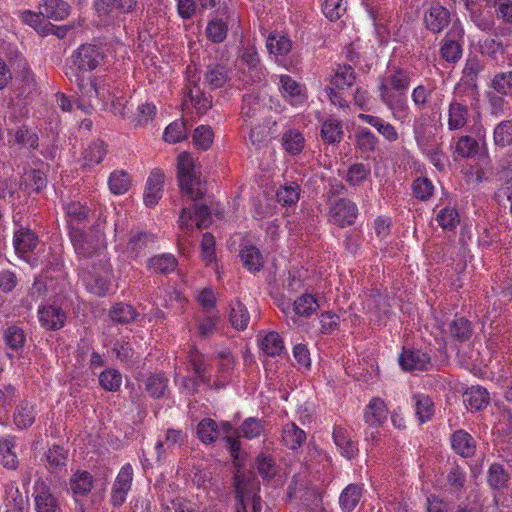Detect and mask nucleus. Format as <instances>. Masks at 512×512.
Returning a JSON list of instances; mask_svg holds the SVG:
<instances>
[{"mask_svg": "<svg viewBox=\"0 0 512 512\" xmlns=\"http://www.w3.org/2000/svg\"><path fill=\"white\" fill-rule=\"evenodd\" d=\"M262 420L249 417L243 421L238 429L233 432L236 438H245L253 440L264 432ZM232 427L226 422V444L229 445V451L233 458L234 466L237 468L234 477V487L238 506L236 512H261L262 504L259 492V483L253 475L245 474L240 471L244 465L247 454L241 449V443L238 439H232Z\"/></svg>", "mask_w": 512, "mask_h": 512, "instance_id": "nucleus-1", "label": "nucleus"}, {"mask_svg": "<svg viewBox=\"0 0 512 512\" xmlns=\"http://www.w3.org/2000/svg\"><path fill=\"white\" fill-rule=\"evenodd\" d=\"M177 176L179 187L187 198L194 202L193 211L184 207L179 216V228L181 234L179 239L188 242V237L194 231L193 219L195 218L196 228L203 230L212 221L211 211L205 198L206 183L202 182L195 171V163L190 153L182 152L177 157Z\"/></svg>", "mask_w": 512, "mask_h": 512, "instance_id": "nucleus-2", "label": "nucleus"}, {"mask_svg": "<svg viewBox=\"0 0 512 512\" xmlns=\"http://www.w3.org/2000/svg\"><path fill=\"white\" fill-rule=\"evenodd\" d=\"M104 59L103 49L95 44H82L66 61L65 75L70 82L75 81L81 99L78 108L88 112L91 100L100 94L96 79L91 71L96 69Z\"/></svg>", "mask_w": 512, "mask_h": 512, "instance_id": "nucleus-3", "label": "nucleus"}, {"mask_svg": "<svg viewBox=\"0 0 512 512\" xmlns=\"http://www.w3.org/2000/svg\"><path fill=\"white\" fill-rule=\"evenodd\" d=\"M411 77L408 70L392 68L379 77L378 93L381 102L391 112L392 118L402 124L410 120L407 91Z\"/></svg>", "mask_w": 512, "mask_h": 512, "instance_id": "nucleus-4", "label": "nucleus"}, {"mask_svg": "<svg viewBox=\"0 0 512 512\" xmlns=\"http://www.w3.org/2000/svg\"><path fill=\"white\" fill-rule=\"evenodd\" d=\"M478 103V92L475 87L466 84L457 85L448 105V129L450 131L466 129L469 119L472 117L475 121L473 132L478 137L485 136V129L479 124L481 114Z\"/></svg>", "mask_w": 512, "mask_h": 512, "instance_id": "nucleus-5", "label": "nucleus"}, {"mask_svg": "<svg viewBox=\"0 0 512 512\" xmlns=\"http://www.w3.org/2000/svg\"><path fill=\"white\" fill-rule=\"evenodd\" d=\"M236 67L245 83H260L267 75L258 51L251 41L243 43L239 49Z\"/></svg>", "mask_w": 512, "mask_h": 512, "instance_id": "nucleus-6", "label": "nucleus"}, {"mask_svg": "<svg viewBox=\"0 0 512 512\" xmlns=\"http://www.w3.org/2000/svg\"><path fill=\"white\" fill-rule=\"evenodd\" d=\"M329 221L341 228L353 225L358 216L357 205L348 198L332 199L329 197Z\"/></svg>", "mask_w": 512, "mask_h": 512, "instance_id": "nucleus-7", "label": "nucleus"}, {"mask_svg": "<svg viewBox=\"0 0 512 512\" xmlns=\"http://www.w3.org/2000/svg\"><path fill=\"white\" fill-rule=\"evenodd\" d=\"M355 81V73L351 66L339 65L334 75L331 77L330 85L326 88V94L330 101L339 107H345L346 101L342 98L339 91L349 88Z\"/></svg>", "mask_w": 512, "mask_h": 512, "instance_id": "nucleus-8", "label": "nucleus"}, {"mask_svg": "<svg viewBox=\"0 0 512 512\" xmlns=\"http://www.w3.org/2000/svg\"><path fill=\"white\" fill-rule=\"evenodd\" d=\"M444 94L437 90L434 82L427 81L417 85L411 93L414 106L419 110L426 108H438L443 101Z\"/></svg>", "mask_w": 512, "mask_h": 512, "instance_id": "nucleus-9", "label": "nucleus"}, {"mask_svg": "<svg viewBox=\"0 0 512 512\" xmlns=\"http://www.w3.org/2000/svg\"><path fill=\"white\" fill-rule=\"evenodd\" d=\"M279 90L282 96L293 106H301L307 101L306 89L289 75H281Z\"/></svg>", "mask_w": 512, "mask_h": 512, "instance_id": "nucleus-10", "label": "nucleus"}, {"mask_svg": "<svg viewBox=\"0 0 512 512\" xmlns=\"http://www.w3.org/2000/svg\"><path fill=\"white\" fill-rule=\"evenodd\" d=\"M257 343L261 352L269 357L281 356L286 352L284 341L276 331L259 332Z\"/></svg>", "mask_w": 512, "mask_h": 512, "instance_id": "nucleus-11", "label": "nucleus"}, {"mask_svg": "<svg viewBox=\"0 0 512 512\" xmlns=\"http://www.w3.org/2000/svg\"><path fill=\"white\" fill-rule=\"evenodd\" d=\"M70 238L75 252L84 258L92 257L98 250V241L78 227L70 230Z\"/></svg>", "mask_w": 512, "mask_h": 512, "instance_id": "nucleus-12", "label": "nucleus"}, {"mask_svg": "<svg viewBox=\"0 0 512 512\" xmlns=\"http://www.w3.org/2000/svg\"><path fill=\"white\" fill-rule=\"evenodd\" d=\"M36 512H56L59 508L58 499L52 494L44 481H37L34 487Z\"/></svg>", "mask_w": 512, "mask_h": 512, "instance_id": "nucleus-13", "label": "nucleus"}, {"mask_svg": "<svg viewBox=\"0 0 512 512\" xmlns=\"http://www.w3.org/2000/svg\"><path fill=\"white\" fill-rule=\"evenodd\" d=\"M164 178L165 175L160 169H154L151 171L147 179L144 193V203L146 206L153 207L162 197Z\"/></svg>", "mask_w": 512, "mask_h": 512, "instance_id": "nucleus-14", "label": "nucleus"}, {"mask_svg": "<svg viewBox=\"0 0 512 512\" xmlns=\"http://www.w3.org/2000/svg\"><path fill=\"white\" fill-rule=\"evenodd\" d=\"M399 364L406 371L427 370L430 365L429 356L420 350L403 349L399 356Z\"/></svg>", "mask_w": 512, "mask_h": 512, "instance_id": "nucleus-15", "label": "nucleus"}, {"mask_svg": "<svg viewBox=\"0 0 512 512\" xmlns=\"http://www.w3.org/2000/svg\"><path fill=\"white\" fill-rule=\"evenodd\" d=\"M450 21V13L449 11L439 5L434 4L432 5L424 15V22L430 31L434 33L441 32L449 23Z\"/></svg>", "mask_w": 512, "mask_h": 512, "instance_id": "nucleus-16", "label": "nucleus"}, {"mask_svg": "<svg viewBox=\"0 0 512 512\" xmlns=\"http://www.w3.org/2000/svg\"><path fill=\"white\" fill-rule=\"evenodd\" d=\"M41 325L47 330H58L66 321V313L59 306H45L39 310Z\"/></svg>", "mask_w": 512, "mask_h": 512, "instance_id": "nucleus-17", "label": "nucleus"}, {"mask_svg": "<svg viewBox=\"0 0 512 512\" xmlns=\"http://www.w3.org/2000/svg\"><path fill=\"white\" fill-rule=\"evenodd\" d=\"M333 440L343 457L351 460L357 456V443L352 440L351 434L347 429L336 427L333 431Z\"/></svg>", "mask_w": 512, "mask_h": 512, "instance_id": "nucleus-18", "label": "nucleus"}, {"mask_svg": "<svg viewBox=\"0 0 512 512\" xmlns=\"http://www.w3.org/2000/svg\"><path fill=\"white\" fill-rule=\"evenodd\" d=\"M387 415L386 404L379 397L371 399L364 410V420L368 426H381L387 419Z\"/></svg>", "mask_w": 512, "mask_h": 512, "instance_id": "nucleus-19", "label": "nucleus"}, {"mask_svg": "<svg viewBox=\"0 0 512 512\" xmlns=\"http://www.w3.org/2000/svg\"><path fill=\"white\" fill-rule=\"evenodd\" d=\"M94 9L98 18V25L109 26L115 24L119 12L116 0H95Z\"/></svg>", "mask_w": 512, "mask_h": 512, "instance_id": "nucleus-20", "label": "nucleus"}, {"mask_svg": "<svg viewBox=\"0 0 512 512\" xmlns=\"http://www.w3.org/2000/svg\"><path fill=\"white\" fill-rule=\"evenodd\" d=\"M14 248L17 254L23 255L32 252L38 244V236L29 228L21 227L14 233Z\"/></svg>", "mask_w": 512, "mask_h": 512, "instance_id": "nucleus-21", "label": "nucleus"}, {"mask_svg": "<svg viewBox=\"0 0 512 512\" xmlns=\"http://www.w3.org/2000/svg\"><path fill=\"white\" fill-rule=\"evenodd\" d=\"M43 18L60 21L70 13V6L63 0H44L39 6Z\"/></svg>", "mask_w": 512, "mask_h": 512, "instance_id": "nucleus-22", "label": "nucleus"}, {"mask_svg": "<svg viewBox=\"0 0 512 512\" xmlns=\"http://www.w3.org/2000/svg\"><path fill=\"white\" fill-rule=\"evenodd\" d=\"M358 118L374 127L387 141L395 142L398 140L399 135L396 128L383 118L363 113L359 114Z\"/></svg>", "mask_w": 512, "mask_h": 512, "instance_id": "nucleus-23", "label": "nucleus"}, {"mask_svg": "<svg viewBox=\"0 0 512 512\" xmlns=\"http://www.w3.org/2000/svg\"><path fill=\"white\" fill-rule=\"evenodd\" d=\"M46 467L51 473H58L64 469L68 461V450L59 445H53L44 454Z\"/></svg>", "mask_w": 512, "mask_h": 512, "instance_id": "nucleus-24", "label": "nucleus"}, {"mask_svg": "<svg viewBox=\"0 0 512 512\" xmlns=\"http://www.w3.org/2000/svg\"><path fill=\"white\" fill-rule=\"evenodd\" d=\"M363 485L362 484H349L346 486L340 496L339 505L344 512L353 511L359 504L363 496Z\"/></svg>", "mask_w": 512, "mask_h": 512, "instance_id": "nucleus-25", "label": "nucleus"}, {"mask_svg": "<svg viewBox=\"0 0 512 512\" xmlns=\"http://www.w3.org/2000/svg\"><path fill=\"white\" fill-rule=\"evenodd\" d=\"M453 450L462 457H470L474 454L476 443L473 437L464 430H458L451 437Z\"/></svg>", "mask_w": 512, "mask_h": 512, "instance_id": "nucleus-26", "label": "nucleus"}, {"mask_svg": "<svg viewBox=\"0 0 512 512\" xmlns=\"http://www.w3.org/2000/svg\"><path fill=\"white\" fill-rule=\"evenodd\" d=\"M306 440L305 432L295 423H287L282 428L281 441L285 447L291 450L298 449Z\"/></svg>", "mask_w": 512, "mask_h": 512, "instance_id": "nucleus-27", "label": "nucleus"}, {"mask_svg": "<svg viewBox=\"0 0 512 512\" xmlns=\"http://www.w3.org/2000/svg\"><path fill=\"white\" fill-rule=\"evenodd\" d=\"M70 489L75 496H86L94 485V477L88 471H76L69 481Z\"/></svg>", "mask_w": 512, "mask_h": 512, "instance_id": "nucleus-28", "label": "nucleus"}, {"mask_svg": "<svg viewBox=\"0 0 512 512\" xmlns=\"http://www.w3.org/2000/svg\"><path fill=\"white\" fill-rule=\"evenodd\" d=\"M453 156L456 159L460 158H471L478 152L479 145L477 140L469 135H463L456 139L452 144Z\"/></svg>", "mask_w": 512, "mask_h": 512, "instance_id": "nucleus-29", "label": "nucleus"}, {"mask_svg": "<svg viewBox=\"0 0 512 512\" xmlns=\"http://www.w3.org/2000/svg\"><path fill=\"white\" fill-rule=\"evenodd\" d=\"M489 393L481 386H472L464 394V402L471 410H481L489 403Z\"/></svg>", "mask_w": 512, "mask_h": 512, "instance_id": "nucleus-30", "label": "nucleus"}, {"mask_svg": "<svg viewBox=\"0 0 512 512\" xmlns=\"http://www.w3.org/2000/svg\"><path fill=\"white\" fill-rule=\"evenodd\" d=\"M414 137L422 152L431 151V149L438 145L432 130L424 123L418 121L414 123Z\"/></svg>", "mask_w": 512, "mask_h": 512, "instance_id": "nucleus-31", "label": "nucleus"}, {"mask_svg": "<svg viewBox=\"0 0 512 512\" xmlns=\"http://www.w3.org/2000/svg\"><path fill=\"white\" fill-rule=\"evenodd\" d=\"M154 242L155 237L151 233L145 231L132 232L127 244V249L135 257H138L140 254L145 252L147 248H149V245L153 244Z\"/></svg>", "mask_w": 512, "mask_h": 512, "instance_id": "nucleus-32", "label": "nucleus"}, {"mask_svg": "<svg viewBox=\"0 0 512 512\" xmlns=\"http://www.w3.org/2000/svg\"><path fill=\"white\" fill-rule=\"evenodd\" d=\"M229 320L233 328L238 331L245 330L250 321L247 308L238 300L231 302Z\"/></svg>", "mask_w": 512, "mask_h": 512, "instance_id": "nucleus-33", "label": "nucleus"}, {"mask_svg": "<svg viewBox=\"0 0 512 512\" xmlns=\"http://www.w3.org/2000/svg\"><path fill=\"white\" fill-rule=\"evenodd\" d=\"M90 208L80 202H70L65 206L66 216L71 229L88 221Z\"/></svg>", "mask_w": 512, "mask_h": 512, "instance_id": "nucleus-34", "label": "nucleus"}, {"mask_svg": "<svg viewBox=\"0 0 512 512\" xmlns=\"http://www.w3.org/2000/svg\"><path fill=\"white\" fill-rule=\"evenodd\" d=\"M138 316L136 309L126 303H116L109 311L112 321L125 325L133 322Z\"/></svg>", "mask_w": 512, "mask_h": 512, "instance_id": "nucleus-35", "label": "nucleus"}, {"mask_svg": "<svg viewBox=\"0 0 512 512\" xmlns=\"http://www.w3.org/2000/svg\"><path fill=\"white\" fill-rule=\"evenodd\" d=\"M266 47L269 53L276 57L285 56L291 51L292 43L285 35L271 33L267 38Z\"/></svg>", "mask_w": 512, "mask_h": 512, "instance_id": "nucleus-36", "label": "nucleus"}, {"mask_svg": "<svg viewBox=\"0 0 512 512\" xmlns=\"http://www.w3.org/2000/svg\"><path fill=\"white\" fill-rule=\"evenodd\" d=\"M320 308L318 300L312 294H302L293 303V310L299 317H310Z\"/></svg>", "mask_w": 512, "mask_h": 512, "instance_id": "nucleus-37", "label": "nucleus"}, {"mask_svg": "<svg viewBox=\"0 0 512 512\" xmlns=\"http://www.w3.org/2000/svg\"><path fill=\"white\" fill-rule=\"evenodd\" d=\"M412 400L418 420L421 423L428 421L434 414V403L430 397L419 393L414 394Z\"/></svg>", "mask_w": 512, "mask_h": 512, "instance_id": "nucleus-38", "label": "nucleus"}, {"mask_svg": "<svg viewBox=\"0 0 512 512\" xmlns=\"http://www.w3.org/2000/svg\"><path fill=\"white\" fill-rule=\"evenodd\" d=\"M36 418L34 405L28 402H21L14 413V423L19 429L30 427Z\"/></svg>", "mask_w": 512, "mask_h": 512, "instance_id": "nucleus-39", "label": "nucleus"}, {"mask_svg": "<svg viewBox=\"0 0 512 512\" xmlns=\"http://www.w3.org/2000/svg\"><path fill=\"white\" fill-rule=\"evenodd\" d=\"M189 105L193 106L197 113H204L210 107V102L203 96L202 91L197 85L189 88L185 93L183 106L188 108Z\"/></svg>", "mask_w": 512, "mask_h": 512, "instance_id": "nucleus-40", "label": "nucleus"}, {"mask_svg": "<svg viewBox=\"0 0 512 512\" xmlns=\"http://www.w3.org/2000/svg\"><path fill=\"white\" fill-rule=\"evenodd\" d=\"M243 265L251 272L260 271L263 267V257L255 246H246L240 252Z\"/></svg>", "mask_w": 512, "mask_h": 512, "instance_id": "nucleus-41", "label": "nucleus"}, {"mask_svg": "<svg viewBox=\"0 0 512 512\" xmlns=\"http://www.w3.org/2000/svg\"><path fill=\"white\" fill-rule=\"evenodd\" d=\"M21 185H24V189L28 192L39 193L46 187L47 178L42 171L32 169L24 174Z\"/></svg>", "mask_w": 512, "mask_h": 512, "instance_id": "nucleus-42", "label": "nucleus"}, {"mask_svg": "<svg viewBox=\"0 0 512 512\" xmlns=\"http://www.w3.org/2000/svg\"><path fill=\"white\" fill-rule=\"evenodd\" d=\"M355 144L362 153H371L378 145V138L368 128H358L355 134Z\"/></svg>", "mask_w": 512, "mask_h": 512, "instance_id": "nucleus-43", "label": "nucleus"}, {"mask_svg": "<svg viewBox=\"0 0 512 512\" xmlns=\"http://www.w3.org/2000/svg\"><path fill=\"white\" fill-rule=\"evenodd\" d=\"M220 433L217 422L211 418H205L198 424V437L205 444L214 442L220 436Z\"/></svg>", "mask_w": 512, "mask_h": 512, "instance_id": "nucleus-44", "label": "nucleus"}, {"mask_svg": "<svg viewBox=\"0 0 512 512\" xmlns=\"http://www.w3.org/2000/svg\"><path fill=\"white\" fill-rule=\"evenodd\" d=\"M38 135L26 125L20 126L14 134V143L21 148L35 150L38 148Z\"/></svg>", "mask_w": 512, "mask_h": 512, "instance_id": "nucleus-45", "label": "nucleus"}, {"mask_svg": "<svg viewBox=\"0 0 512 512\" xmlns=\"http://www.w3.org/2000/svg\"><path fill=\"white\" fill-rule=\"evenodd\" d=\"M148 266L157 273L168 274L177 267V260L172 254H162L150 258Z\"/></svg>", "mask_w": 512, "mask_h": 512, "instance_id": "nucleus-46", "label": "nucleus"}, {"mask_svg": "<svg viewBox=\"0 0 512 512\" xmlns=\"http://www.w3.org/2000/svg\"><path fill=\"white\" fill-rule=\"evenodd\" d=\"M370 176V167L362 163L351 165L343 177L351 186H360Z\"/></svg>", "mask_w": 512, "mask_h": 512, "instance_id": "nucleus-47", "label": "nucleus"}, {"mask_svg": "<svg viewBox=\"0 0 512 512\" xmlns=\"http://www.w3.org/2000/svg\"><path fill=\"white\" fill-rule=\"evenodd\" d=\"M168 387V379L161 374L150 375L145 380V390L153 398H161Z\"/></svg>", "mask_w": 512, "mask_h": 512, "instance_id": "nucleus-48", "label": "nucleus"}, {"mask_svg": "<svg viewBox=\"0 0 512 512\" xmlns=\"http://www.w3.org/2000/svg\"><path fill=\"white\" fill-rule=\"evenodd\" d=\"M493 140L498 147H506L512 144V120H504L496 125Z\"/></svg>", "mask_w": 512, "mask_h": 512, "instance_id": "nucleus-49", "label": "nucleus"}, {"mask_svg": "<svg viewBox=\"0 0 512 512\" xmlns=\"http://www.w3.org/2000/svg\"><path fill=\"white\" fill-rule=\"evenodd\" d=\"M282 145L288 153L299 154L304 148V137L297 130H288L282 136Z\"/></svg>", "mask_w": 512, "mask_h": 512, "instance_id": "nucleus-50", "label": "nucleus"}, {"mask_svg": "<svg viewBox=\"0 0 512 512\" xmlns=\"http://www.w3.org/2000/svg\"><path fill=\"white\" fill-rule=\"evenodd\" d=\"M342 125L338 120L328 119L323 122L321 128L322 139L329 144L339 142L342 138Z\"/></svg>", "mask_w": 512, "mask_h": 512, "instance_id": "nucleus-51", "label": "nucleus"}, {"mask_svg": "<svg viewBox=\"0 0 512 512\" xmlns=\"http://www.w3.org/2000/svg\"><path fill=\"white\" fill-rule=\"evenodd\" d=\"M99 384L105 391L116 392L122 384V375L116 369H106L99 375Z\"/></svg>", "mask_w": 512, "mask_h": 512, "instance_id": "nucleus-52", "label": "nucleus"}, {"mask_svg": "<svg viewBox=\"0 0 512 512\" xmlns=\"http://www.w3.org/2000/svg\"><path fill=\"white\" fill-rule=\"evenodd\" d=\"M187 137V127L186 122L181 120H176L172 123H170L165 131L163 138L166 142L175 144L178 143Z\"/></svg>", "mask_w": 512, "mask_h": 512, "instance_id": "nucleus-53", "label": "nucleus"}, {"mask_svg": "<svg viewBox=\"0 0 512 512\" xmlns=\"http://www.w3.org/2000/svg\"><path fill=\"white\" fill-rule=\"evenodd\" d=\"M109 189L113 194L121 195L128 191L131 179L125 171H114L109 177Z\"/></svg>", "mask_w": 512, "mask_h": 512, "instance_id": "nucleus-54", "label": "nucleus"}, {"mask_svg": "<svg viewBox=\"0 0 512 512\" xmlns=\"http://www.w3.org/2000/svg\"><path fill=\"white\" fill-rule=\"evenodd\" d=\"M509 480V474L502 465L494 463L489 467L487 481L491 488L502 489Z\"/></svg>", "mask_w": 512, "mask_h": 512, "instance_id": "nucleus-55", "label": "nucleus"}, {"mask_svg": "<svg viewBox=\"0 0 512 512\" xmlns=\"http://www.w3.org/2000/svg\"><path fill=\"white\" fill-rule=\"evenodd\" d=\"M4 340L10 349L18 351L24 346L26 336L22 328L12 325L5 330Z\"/></svg>", "mask_w": 512, "mask_h": 512, "instance_id": "nucleus-56", "label": "nucleus"}, {"mask_svg": "<svg viewBox=\"0 0 512 512\" xmlns=\"http://www.w3.org/2000/svg\"><path fill=\"white\" fill-rule=\"evenodd\" d=\"M106 153L107 150L103 141L92 142L84 152L85 165L92 166L101 163Z\"/></svg>", "mask_w": 512, "mask_h": 512, "instance_id": "nucleus-57", "label": "nucleus"}, {"mask_svg": "<svg viewBox=\"0 0 512 512\" xmlns=\"http://www.w3.org/2000/svg\"><path fill=\"white\" fill-rule=\"evenodd\" d=\"M213 131L210 126L201 125L193 133V144L201 150H207L213 143Z\"/></svg>", "mask_w": 512, "mask_h": 512, "instance_id": "nucleus-58", "label": "nucleus"}, {"mask_svg": "<svg viewBox=\"0 0 512 512\" xmlns=\"http://www.w3.org/2000/svg\"><path fill=\"white\" fill-rule=\"evenodd\" d=\"M436 220L443 229L453 230L459 223V214L454 208L445 207L439 211Z\"/></svg>", "mask_w": 512, "mask_h": 512, "instance_id": "nucleus-59", "label": "nucleus"}, {"mask_svg": "<svg viewBox=\"0 0 512 512\" xmlns=\"http://www.w3.org/2000/svg\"><path fill=\"white\" fill-rule=\"evenodd\" d=\"M13 443L8 440H0V463L9 469H15L18 464L17 456L12 451Z\"/></svg>", "mask_w": 512, "mask_h": 512, "instance_id": "nucleus-60", "label": "nucleus"}, {"mask_svg": "<svg viewBox=\"0 0 512 512\" xmlns=\"http://www.w3.org/2000/svg\"><path fill=\"white\" fill-rule=\"evenodd\" d=\"M205 79L210 89L222 88L224 85V65L222 63H216L213 66H209Z\"/></svg>", "mask_w": 512, "mask_h": 512, "instance_id": "nucleus-61", "label": "nucleus"}, {"mask_svg": "<svg viewBox=\"0 0 512 512\" xmlns=\"http://www.w3.org/2000/svg\"><path fill=\"white\" fill-rule=\"evenodd\" d=\"M492 87L499 94L512 96V71L497 74L492 81Z\"/></svg>", "mask_w": 512, "mask_h": 512, "instance_id": "nucleus-62", "label": "nucleus"}, {"mask_svg": "<svg viewBox=\"0 0 512 512\" xmlns=\"http://www.w3.org/2000/svg\"><path fill=\"white\" fill-rule=\"evenodd\" d=\"M450 334L459 341L467 340L471 335L470 323L464 318H458L450 324Z\"/></svg>", "mask_w": 512, "mask_h": 512, "instance_id": "nucleus-63", "label": "nucleus"}, {"mask_svg": "<svg viewBox=\"0 0 512 512\" xmlns=\"http://www.w3.org/2000/svg\"><path fill=\"white\" fill-rule=\"evenodd\" d=\"M346 11L343 0H325L323 13L331 21L338 20Z\"/></svg>", "mask_w": 512, "mask_h": 512, "instance_id": "nucleus-64", "label": "nucleus"}]
</instances>
